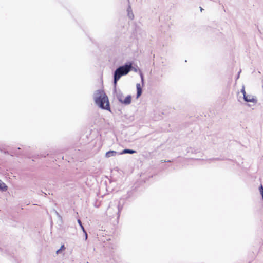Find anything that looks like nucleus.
<instances>
[{
    "instance_id": "1",
    "label": "nucleus",
    "mask_w": 263,
    "mask_h": 263,
    "mask_svg": "<svg viewBox=\"0 0 263 263\" xmlns=\"http://www.w3.org/2000/svg\"><path fill=\"white\" fill-rule=\"evenodd\" d=\"M94 100L96 104L102 109L110 110L108 99L106 94L102 90H97L94 94Z\"/></svg>"
},
{
    "instance_id": "2",
    "label": "nucleus",
    "mask_w": 263,
    "mask_h": 263,
    "mask_svg": "<svg viewBox=\"0 0 263 263\" xmlns=\"http://www.w3.org/2000/svg\"><path fill=\"white\" fill-rule=\"evenodd\" d=\"M133 68L132 63L129 62L117 68L114 74V84L116 85L118 81L123 76L127 74Z\"/></svg>"
},
{
    "instance_id": "9",
    "label": "nucleus",
    "mask_w": 263,
    "mask_h": 263,
    "mask_svg": "<svg viewBox=\"0 0 263 263\" xmlns=\"http://www.w3.org/2000/svg\"><path fill=\"white\" fill-rule=\"evenodd\" d=\"M117 208H118V217L119 216V213L121 212L122 208H123V205H120V204L119 203L118 205V206H117Z\"/></svg>"
},
{
    "instance_id": "7",
    "label": "nucleus",
    "mask_w": 263,
    "mask_h": 263,
    "mask_svg": "<svg viewBox=\"0 0 263 263\" xmlns=\"http://www.w3.org/2000/svg\"><path fill=\"white\" fill-rule=\"evenodd\" d=\"M136 151L132 149H125L123 150L119 154H134L135 153Z\"/></svg>"
},
{
    "instance_id": "10",
    "label": "nucleus",
    "mask_w": 263,
    "mask_h": 263,
    "mask_svg": "<svg viewBox=\"0 0 263 263\" xmlns=\"http://www.w3.org/2000/svg\"><path fill=\"white\" fill-rule=\"evenodd\" d=\"M78 222L79 226H80L81 228L82 229L83 232H85V230L84 229V227L82 225L81 221L80 219H78Z\"/></svg>"
},
{
    "instance_id": "11",
    "label": "nucleus",
    "mask_w": 263,
    "mask_h": 263,
    "mask_svg": "<svg viewBox=\"0 0 263 263\" xmlns=\"http://www.w3.org/2000/svg\"><path fill=\"white\" fill-rule=\"evenodd\" d=\"M133 192L132 191H128L127 192V196L125 197H124V199H128L132 196Z\"/></svg>"
},
{
    "instance_id": "6",
    "label": "nucleus",
    "mask_w": 263,
    "mask_h": 263,
    "mask_svg": "<svg viewBox=\"0 0 263 263\" xmlns=\"http://www.w3.org/2000/svg\"><path fill=\"white\" fill-rule=\"evenodd\" d=\"M117 152L115 151H110L106 153L105 157L106 158H109L111 156H116L117 154Z\"/></svg>"
},
{
    "instance_id": "16",
    "label": "nucleus",
    "mask_w": 263,
    "mask_h": 263,
    "mask_svg": "<svg viewBox=\"0 0 263 263\" xmlns=\"http://www.w3.org/2000/svg\"><path fill=\"white\" fill-rule=\"evenodd\" d=\"M84 233L85 234V240H86L87 239V234L86 231L85 232H84Z\"/></svg>"
},
{
    "instance_id": "15",
    "label": "nucleus",
    "mask_w": 263,
    "mask_h": 263,
    "mask_svg": "<svg viewBox=\"0 0 263 263\" xmlns=\"http://www.w3.org/2000/svg\"><path fill=\"white\" fill-rule=\"evenodd\" d=\"M240 72H241V70H240V71L238 72V74H237V77H236V80H237V79H239V75H240Z\"/></svg>"
},
{
    "instance_id": "17",
    "label": "nucleus",
    "mask_w": 263,
    "mask_h": 263,
    "mask_svg": "<svg viewBox=\"0 0 263 263\" xmlns=\"http://www.w3.org/2000/svg\"><path fill=\"white\" fill-rule=\"evenodd\" d=\"M132 70H134L136 72H137V69H136V68H134L133 67V68H132Z\"/></svg>"
},
{
    "instance_id": "3",
    "label": "nucleus",
    "mask_w": 263,
    "mask_h": 263,
    "mask_svg": "<svg viewBox=\"0 0 263 263\" xmlns=\"http://www.w3.org/2000/svg\"><path fill=\"white\" fill-rule=\"evenodd\" d=\"M243 99L247 102H252L253 103H256L257 101L256 97L251 95H245Z\"/></svg>"
},
{
    "instance_id": "5",
    "label": "nucleus",
    "mask_w": 263,
    "mask_h": 263,
    "mask_svg": "<svg viewBox=\"0 0 263 263\" xmlns=\"http://www.w3.org/2000/svg\"><path fill=\"white\" fill-rule=\"evenodd\" d=\"M137 88V98H139L142 94V90L140 84L138 83L136 84Z\"/></svg>"
},
{
    "instance_id": "14",
    "label": "nucleus",
    "mask_w": 263,
    "mask_h": 263,
    "mask_svg": "<svg viewBox=\"0 0 263 263\" xmlns=\"http://www.w3.org/2000/svg\"><path fill=\"white\" fill-rule=\"evenodd\" d=\"M140 78H141V82H142V84H143V83H144V76H143V73L141 72V71H140Z\"/></svg>"
},
{
    "instance_id": "18",
    "label": "nucleus",
    "mask_w": 263,
    "mask_h": 263,
    "mask_svg": "<svg viewBox=\"0 0 263 263\" xmlns=\"http://www.w3.org/2000/svg\"><path fill=\"white\" fill-rule=\"evenodd\" d=\"M60 251H61V249H60L58 250L57 251V252H56L57 254L59 253H60Z\"/></svg>"
},
{
    "instance_id": "4",
    "label": "nucleus",
    "mask_w": 263,
    "mask_h": 263,
    "mask_svg": "<svg viewBox=\"0 0 263 263\" xmlns=\"http://www.w3.org/2000/svg\"><path fill=\"white\" fill-rule=\"evenodd\" d=\"M119 101L125 105H129L132 101V97L130 95H128L124 99H123L121 97H118Z\"/></svg>"
},
{
    "instance_id": "13",
    "label": "nucleus",
    "mask_w": 263,
    "mask_h": 263,
    "mask_svg": "<svg viewBox=\"0 0 263 263\" xmlns=\"http://www.w3.org/2000/svg\"><path fill=\"white\" fill-rule=\"evenodd\" d=\"M260 194L262 196V200H263V186L262 185H260V186L259 188Z\"/></svg>"
},
{
    "instance_id": "12",
    "label": "nucleus",
    "mask_w": 263,
    "mask_h": 263,
    "mask_svg": "<svg viewBox=\"0 0 263 263\" xmlns=\"http://www.w3.org/2000/svg\"><path fill=\"white\" fill-rule=\"evenodd\" d=\"M241 92L243 94V97L247 95L246 91H245V86H243L242 87V89H241Z\"/></svg>"
},
{
    "instance_id": "8",
    "label": "nucleus",
    "mask_w": 263,
    "mask_h": 263,
    "mask_svg": "<svg viewBox=\"0 0 263 263\" xmlns=\"http://www.w3.org/2000/svg\"><path fill=\"white\" fill-rule=\"evenodd\" d=\"M7 190V186L0 180V190L5 191Z\"/></svg>"
}]
</instances>
